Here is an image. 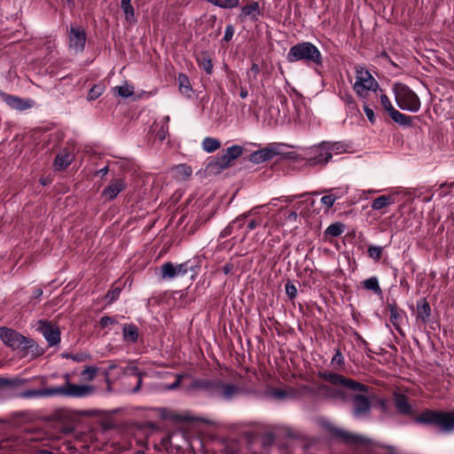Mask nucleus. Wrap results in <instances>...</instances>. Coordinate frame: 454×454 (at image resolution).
Returning <instances> with one entry per match:
<instances>
[{
    "mask_svg": "<svg viewBox=\"0 0 454 454\" xmlns=\"http://www.w3.org/2000/svg\"><path fill=\"white\" fill-rule=\"evenodd\" d=\"M317 376L328 384L315 383L311 386H302V389L316 399L347 403L349 401V396L343 388L359 393H367L369 389L366 385L332 371H320ZM352 415L355 419H362L369 417L372 405L367 396L356 394L352 396Z\"/></svg>",
    "mask_w": 454,
    "mask_h": 454,
    "instance_id": "1",
    "label": "nucleus"
},
{
    "mask_svg": "<svg viewBox=\"0 0 454 454\" xmlns=\"http://www.w3.org/2000/svg\"><path fill=\"white\" fill-rule=\"evenodd\" d=\"M185 391L188 394L203 392L208 396L230 402L242 393V388L237 384L224 382L218 379L194 378L185 387Z\"/></svg>",
    "mask_w": 454,
    "mask_h": 454,
    "instance_id": "2",
    "label": "nucleus"
},
{
    "mask_svg": "<svg viewBox=\"0 0 454 454\" xmlns=\"http://www.w3.org/2000/svg\"><path fill=\"white\" fill-rule=\"evenodd\" d=\"M94 392L95 387L93 386L73 384L67 380L64 385L59 387L22 391L18 394V397L22 399H35L60 395L82 398L93 395Z\"/></svg>",
    "mask_w": 454,
    "mask_h": 454,
    "instance_id": "3",
    "label": "nucleus"
},
{
    "mask_svg": "<svg viewBox=\"0 0 454 454\" xmlns=\"http://www.w3.org/2000/svg\"><path fill=\"white\" fill-rule=\"evenodd\" d=\"M415 422L435 426L441 433L450 434L454 432V411L425 410L415 419Z\"/></svg>",
    "mask_w": 454,
    "mask_h": 454,
    "instance_id": "4",
    "label": "nucleus"
},
{
    "mask_svg": "<svg viewBox=\"0 0 454 454\" xmlns=\"http://www.w3.org/2000/svg\"><path fill=\"white\" fill-rule=\"evenodd\" d=\"M290 63L302 61L308 65L322 64V55L317 47L310 42H302L292 46L286 54Z\"/></svg>",
    "mask_w": 454,
    "mask_h": 454,
    "instance_id": "5",
    "label": "nucleus"
},
{
    "mask_svg": "<svg viewBox=\"0 0 454 454\" xmlns=\"http://www.w3.org/2000/svg\"><path fill=\"white\" fill-rule=\"evenodd\" d=\"M244 152V148L239 145H233L223 151L221 155H217L215 160H211L207 169L214 174H219L224 169L231 166V162L240 157Z\"/></svg>",
    "mask_w": 454,
    "mask_h": 454,
    "instance_id": "6",
    "label": "nucleus"
},
{
    "mask_svg": "<svg viewBox=\"0 0 454 454\" xmlns=\"http://www.w3.org/2000/svg\"><path fill=\"white\" fill-rule=\"evenodd\" d=\"M0 338L3 342L13 350H27L34 346V340L28 339L17 331L2 326L0 327Z\"/></svg>",
    "mask_w": 454,
    "mask_h": 454,
    "instance_id": "7",
    "label": "nucleus"
},
{
    "mask_svg": "<svg viewBox=\"0 0 454 454\" xmlns=\"http://www.w3.org/2000/svg\"><path fill=\"white\" fill-rule=\"evenodd\" d=\"M396 102L400 108L416 113L420 108L418 95L410 87H393Z\"/></svg>",
    "mask_w": 454,
    "mask_h": 454,
    "instance_id": "8",
    "label": "nucleus"
},
{
    "mask_svg": "<svg viewBox=\"0 0 454 454\" xmlns=\"http://www.w3.org/2000/svg\"><path fill=\"white\" fill-rule=\"evenodd\" d=\"M331 160V153L328 152L326 143L323 141L309 149L305 165L309 167L325 166Z\"/></svg>",
    "mask_w": 454,
    "mask_h": 454,
    "instance_id": "9",
    "label": "nucleus"
},
{
    "mask_svg": "<svg viewBox=\"0 0 454 454\" xmlns=\"http://www.w3.org/2000/svg\"><path fill=\"white\" fill-rule=\"evenodd\" d=\"M287 145L282 143H271L261 150H257L249 155V160L254 164L268 161L278 155H282L283 148Z\"/></svg>",
    "mask_w": 454,
    "mask_h": 454,
    "instance_id": "10",
    "label": "nucleus"
},
{
    "mask_svg": "<svg viewBox=\"0 0 454 454\" xmlns=\"http://www.w3.org/2000/svg\"><path fill=\"white\" fill-rule=\"evenodd\" d=\"M86 43V33L82 27H71L68 34V48L74 54L82 53Z\"/></svg>",
    "mask_w": 454,
    "mask_h": 454,
    "instance_id": "11",
    "label": "nucleus"
},
{
    "mask_svg": "<svg viewBox=\"0 0 454 454\" xmlns=\"http://www.w3.org/2000/svg\"><path fill=\"white\" fill-rule=\"evenodd\" d=\"M38 330L43 335L50 346H54L60 341V332L57 325H51L48 321L41 320L38 322Z\"/></svg>",
    "mask_w": 454,
    "mask_h": 454,
    "instance_id": "12",
    "label": "nucleus"
},
{
    "mask_svg": "<svg viewBox=\"0 0 454 454\" xmlns=\"http://www.w3.org/2000/svg\"><path fill=\"white\" fill-rule=\"evenodd\" d=\"M0 96L4 102H5L11 108L17 111H25L35 106V101L31 98H22L1 91Z\"/></svg>",
    "mask_w": 454,
    "mask_h": 454,
    "instance_id": "13",
    "label": "nucleus"
},
{
    "mask_svg": "<svg viewBox=\"0 0 454 454\" xmlns=\"http://www.w3.org/2000/svg\"><path fill=\"white\" fill-rule=\"evenodd\" d=\"M160 269L161 278L165 280L184 277L187 274V267L184 262L179 264H173L172 262H168L163 263Z\"/></svg>",
    "mask_w": 454,
    "mask_h": 454,
    "instance_id": "14",
    "label": "nucleus"
},
{
    "mask_svg": "<svg viewBox=\"0 0 454 454\" xmlns=\"http://www.w3.org/2000/svg\"><path fill=\"white\" fill-rule=\"evenodd\" d=\"M127 187L124 178H115L103 190L101 196L106 200L115 199Z\"/></svg>",
    "mask_w": 454,
    "mask_h": 454,
    "instance_id": "15",
    "label": "nucleus"
},
{
    "mask_svg": "<svg viewBox=\"0 0 454 454\" xmlns=\"http://www.w3.org/2000/svg\"><path fill=\"white\" fill-rule=\"evenodd\" d=\"M329 432L331 434L336 438L341 439L345 442L348 443H362L364 442V437L349 433L348 431H345L341 428L336 427H331L329 428Z\"/></svg>",
    "mask_w": 454,
    "mask_h": 454,
    "instance_id": "16",
    "label": "nucleus"
},
{
    "mask_svg": "<svg viewBox=\"0 0 454 454\" xmlns=\"http://www.w3.org/2000/svg\"><path fill=\"white\" fill-rule=\"evenodd\" d=\"M355 70L356 82L354 85H378L377 81L364 67L356 66Z\"/></svg>",
    "mask_w": 454,
    "mask_h": 454,
    "instance_id": "17",
    "label": "nucleus"
},
{
    "mask_svg": "<svg viewBox=\"0 0 454 454\" xmlns=\"http://www.w3.org/2000/svg\"><path fill=\"white\" fill-rule=\"evenodd\" d=\"M395 406L398 413L405 416L412 415V406L410 404L408 397L401 393L394 394Z\"/></svg>",
    "mask_w": 454,
    "mask_h": 454,
    "instance_id": "18",
    "label": "nucleus"
},
{
    "mask_svg": "<svg viewBox=\"0 0 454 454\" xmlns=\"http://www.w3.org/2000/svg\"><path fill=\"white\" fill-rule=\"evenodd\" d=\"M137 87H114V94H117L122 98H130L132 100L148 97L147 93L143 90H135Z\"/></svg>",
    "mask_w": 454,
    "mask_h": 454,
    "instance_id": "19",
    "label": "nucleus"
},
{
    "mask_svg": "<svg viewBox=\"0 0 454 454\" xmlns=\"http://www.w3.org/2000/svg\"><path fill=\"white\" fill-rule=\"evenodd\" d=\"M416 307L417 318L419 319L424 324L427 323L431 316V308L429 303L427 301L425 298H423L417 301Z\"/></svg>",
    "mask_w": 454,
    "mask_h": 454,
    "instance_id": "20",
    "label": "nucleus"
},
{
    "mask_svg": "<svg viewBox=\"0 0 454 454\" xmlns=\"http://www.w3.org/2000/svg\"><path fill=\"white\" fill-rule=\"evenodd\" d=\"M169 120V116L166 115L162 118L161 121L155 122L154 124L153 131L155 132L156 137L161 141L164 140L168 134Z\"/></svg>",
    "mask_w": 454,
    "mask_h": 454,
    "instance_id": "21",
    "label": "nucleus"
},
{
    "mask_svg": "<svg viewBox=\"0 0 454 454\" xmlns=\"http://www.w3.org/2000/svg\"><path fill=\"white\" fill-rule=\"evenodd\" d=\"M123 340L127 342L135 343L138 340V328L134 324H126L122 327Z\"/></svg>",
    "mask_w": 454,
    "mask_h": 454,
    "instance_id": "22",
    "label": "nucleus"
},
{
    "mask_svg": "<svg viewBox=\"0 0 454 454\" xmlns=\"http://www.w3.org/2000/svg\"><path fill=\"white\" fill-rule=\"evenodd\" d=\"M388 114L395 123L401 126L410 127L412 123L411 116L403 114L397 111L395 108L392 110Z\"/></svg>",
    "mask_w": 454,
    "mask_h": 454,
    "instance_id": "23",
    "label": "nucleus"
},
{
    "mask_svg": "<svg viewBox=\"0 0 454 454\" xmlns=\"http://www.w3.org/2000/svg\"><path fill=\"white\" fill-rule=\"evenodd\" d=\"M358 97L373 100L378 98V91L380 87H353Z\"/></svg>",
    "mask_w": 454,
    "mask_h": 454,
    "instance_id": "24",
    "label": "nucleus"
},
{
    "mask_svg": "<svg viewBox=\"0 0 454 454\" xmlns=\"http://www.w3.org/2000/svg\"><path fill=\"white\" fill-rule=\"evenodd\" d=\"M326 143V147L328 149V152L331 153V159L333 158V155H338L344 153L348 151V145L344 142L337 141V142H332V141H325Z\"/></svg>",
    "mask_w": 454,
    "mask_h": 454,
    "instance_id": "25",
    "label": "nucleus"
},
{
    "mask_svg": "<svg viewBox=\"0 0 454 454\" xmlns=\"http://www.w3.org/2000/svg\"><path fill=\"white\" fill-rule=\"evenodd\" d=\"M395 203V199L390 195H382L372 200L371 207L373 210H380L383 207L390 206Z\"/></svg>",
    "mask_w": 454,
    "mask_h": 454,
    "instance_id": "26",
    "label": "nucleus"
},
{
    "mask_svg": "<svg viewBox=\"0 0 454 454\" xmlns=\"http://www.w3.org/2000/svg\"><path fill=\"white\" fill-rule=\"evenodd\" d=\"M201 147L206 153H214L221 147V142L215 137H206L201 142Z\"/></svg>",
    "mask_w": 454,
    "mask_h": 454,
    "instance_id": "27",
    "label": "nucleus"
},
{
    "mask_svg": "<svg viewBox=\"0 0 454 454\" xmlns=\"http://www.w3.org/2000/svg\"><path fill=\"white\" fill-rule=\"evenodd\" d=\"M260 15V6L257 2H253L242 7L240 16L256 19Z\"/></svg>",
    "mask_w": 454,
    "mask_h": 454,
    "instance_id": "28",
    "label": "nucleus"
},
{
    "mask_svg": "<svg viewBox=\"0 0 454 454\" xmlns=\"http://www.w3.org/2000/svg\"><path fill=\"white\" fill-rule=\"evenodd\" d=\"M184 263L187 267V272L191 271L192 273V278L194 279L201 268L202 259L200 256H195Z\"/></svg>",
    "mask_w": 454,
    "mask_h": 454,
    "instance_id": "29",
    "label": "nucleus"
},
{
    "mask_svg": "<svg viewBox=\"0 0 454 454\" xmlns=\"http://www.w3.org/2000/svg\"><path fill=\"white\" fill-rule=\"evenodd\" d=\"M179 92L190 100H197L203 98V90H195L194 87H178Z\"/></svg>",
    "mask_w": 454,
    "mask_h": 454,
    "instance_id": "30",
    "label": "nucleus"
},
{
    "mask_svg": "<svg viewBox=\"0 0 454 454\" xmlns=\"http://www.w3.org/2000/svg\"><path fill=\"white\" fill-rule=\"evenodd\" d=\"M270 395L277 400H284L286 398H294V390L292 387L288 388H274L271 390Z\"/></svg>",
    "mask_w": 454,
    "mask_h": 454,
    "instance_id": "31",
    "label": "nucleus"
},
{
    "mask_svg": "<svg viewBox=\"0 0 454 454\" xmlns=\"http://www.w3.org/2000/svg\"><path fill=\"white\" fill-rule=\"evenodd\" d=\"M175 176L181 180H185L190 177L192 174V169L190 166L186 164H179L176 166L174 168Z\"/></svg>",
    "mask_w": 454,
    "mask_h": 454,
    "instance_id": "32",
    "label": "nucleus"
},
{
    "mask_svg": "<svg viewBox=\"0 0 454 454\" xmlns=\"http://www.w3.org/2000/svg\"><path fill=\"white\" fill-rule=\"evenodd\" d=\"M199 66L207 73L211 74L213 71V64L211 59L205 53L197 57Z\"/></svg>",
    "mask_w": 454,
    "mask_h": 454,
    "instance_id": "33",
    "label": "nucleus"
},
{
    "mask_svg": "<svg viewBox=\"0 0 454 454\" xmlns=\"http://www.w3.org/2000/svg\"><path fill=\"white\" fill-rule=\"evenodd\" d=\"M387 308L390 311V320L392 324L396 327V330H399L398 325L403 317L402 311H400L395 304H388Z\"/></svg>",
    "mask_w": 454,
    "mask_h": 454,
    "instance_id": "34",
    "label": "nucleus"
},
{
    "mask_svg": "<svg viewBox=\"0 0 454 454\" xmlns=\"http://www.w3.org/2000/svg\"><path fill=\"white\" fill-rule=\"evenodd\" d=\"M363 286L367 289L373 291L375 294H380L381 288L379 285L377 277H371L363 282Z\"/></svg>",
    "mask_w": 454,
    "mask_h": 454,
    "instance_id": "35",
    "label": "nucleus"
},
{
    "mask_svg": "<svg viewBox=\"0 0 454 454\" xmlns=\"http://www.w3.org/2000/svg\"><path fill=\"white\" fill-rule=\"evenodd\" d=\"M71 163V157L67 153H60L58 154L55 161L54 167L56 169H63L66 168Z\"/></svg>",
    "mask_w": 454,
    "mask_h": 454,
    "instance_id": "36",
    "label": "nucleus"
},
{
    "mask_svg": "<svg viewBox=\"0 0 454 454\" xmlns=\"http://www.w3.org/2000/svg\"><path fill=\"white\" fill-rule=\"evenodd\" d=\"M345 230V226L340 223H334L329 225L325 230V234L332 237L340 236Z\"/></svg>",
    "mask_w": 454,
    "mask_h": 454,
    "instance_id": "37",
    "label": "nucleus"
},
{
    "mask_svg": "<svg viewBox=\"0 0 454 454\" xmlns=\"http://www.w3.org/2000/svg\"><path fill=\"white\" fill-rule=\"evenodd\" d=\"M323 192L329 193L333 198H334V200L336 201L348 194V188L347 186L334 187L325 190Z\"/></svg>",
    "mask_w": 454,
    "mask_h": 454,
    "instance_id": "38",
    "label": "nucleus"
},
{
    "mask_svg": "<svg viewBox=\"0 0 454 454\" xmlns=\"http://www.w3.org/2000/svg\"><path fill=\"white\" fill-rule=\"evenodd\" d=\"M208 3L223 8V9H232L239 5V0H207Z\"/></svg>",
    "mask_w": 454,
    "mask_h": 454,
    "instance_id": "39",
    "label": "nucleus"
},
{
    "mask_svg": "<svg viewBox=\"0 0 454 454\" xmlns=\"http://www.w3.org/2000/svg\"><path fill=\"white\" fill-rule=\"evenodd\" d=\"M262 224V218L261 216H257L255 218L250 219L247 222L245 234L243 235V237L241 238L239 242H243L246 239L247 235L248 234V232H250L251 231L254 230L256 227H258V226H260Z\"/></svg>",
    "mask_w": 454,
    "mask_h": 454,
    "instance_id": "40",
    "label": "nucleus"
},
{
    "mask_svg": "<svg viewBox=\"0 0 454 454\" xmlns=\"http://www.w3.org/2000/svg\"><path fill=\"white\" fill-rule=\"evenodd\" d=\"M123 373H128L129 371L132 372L137 377V383L136 387L132 389V393H137L139 391L142 385V374L138 372V368L137 366H131L121 370Z\"/></svg>",
    "mask_w": 454,
    "mask_h": 454,
    "instance_id": "41",
    "label": "nucleus"
},
{
    "mask_svg": "<svg viewBox=\"0 0 454 454\" xmlns=\"http://www.w3.org/2000/svg\"><path fill=\"white\" fill-rule=\"evenodd\" d=\"M345 364V358L340 348L335 349V354L331 359V364L335 368H340Z\"/></svg>",
    "mask_w": 454,
    "mask_h": 454,
    "instance_id": "42",
    "label": "nucleus"
},
{
    "mask_svg": "<svg viewBox=\"0 0 454 454\" xmlns=\"http://www.w3.org/2000/svg\"><path fill=\"white\" fill-rule=\"evenodd\" d=\"M378 97L380 98V102L384 109L389 114L392 110L395 109V107L392 106L389 98L387 96L383 93V90H381V87H380L378 91Z\"/></svg>",
    "mask_w": 454,
    "mask_h": 454,
    "instance_id": "43",
    "label": "nucleus"
},
{
    "mask_svg": "<svg viewBox=\"0 0 454 454\" xmlns=\"http://www.w3.org/2000/svg\"><path fill=\"white\" fill-rule=\"evenodd\" d=\"M98 367L96 366H87L82 372L81 375L84 380L91 381L97 375Z\"/></svg>",
    "mask_w": 454,
    "mask_h": 454,
    "instance_id": "44",
    "label": "nucleus"
},
{
    "mask_svg": "<svg viewBox=\"0 0 454 454\" xmlns=\"http://www.w3.org/2000/svg\"><path fill=\"white\" fill-rule=\"evenodd\" d=\"M122 9V12L124 13L125 19L127 21L132 23L136 21L135 18V11L131 4L121 6Z\"/></svg>",
    "mask_w": 454,
    "mask_h": 454,
    "instance_id": "45",
    "label": "nucleus"
},
{
    "mask_svg": "<svg viewBox=\"0 0 454 454\" xmlns=\"http://www.w3.org/2000/svg\"><path fill=\"white\" fill-rule=\"evenodd\" d=\"M184 378H192V376L189 373L176 374V380L172 384L165 386L164 389L165 390H174V389L177 388L180 386L181 381Z\"/></svg>",
    "mask_w": 454,
    "mask_h": 454,
    "instance_id": "46",
    "label": "nucleus"
},
{
    "mask_svg": "<svg viewBox=\"0 0 454 454\" xmlns=\"http://www.w3.org/2000/svg\"><path fill=\"white\" fill-rule=\"evenodd\" d=\"M383 248L378 246H371L368 247V255L374 261H379L381 257Z\"/></svg>",
    "mask_w": 454,
    "mask_h": 454,
    "instance_id": "47",
    "label": "nucleus"
},
{
    "mask_svg": "<svg viewBox=\"0 0 454 454\" xmlns=\"http://www.w3.org/2000/svg\"><path fill=\"white\" fill-rule=\"evenodd\" d=\"M104 92V87H91L87 99L90 101L97 99L100 95H102Z\"/></svg>",
    "mask_w": 454,
    "mask_h": 454,
    "instance_id": "48",
    "label": "nucleus"
},
{
    "mask_svg": "<svg viewBox=\"0 0 454 454\" xmlns=\"http://www.w3.org/2000/svg\"><path fill=\"white\" fill-rule=\"evenodd\" d=\"M63 356L66 358H70L74 362H83L90 357V355L85 353L64 354Z\"/></svg>",
    "mask_w": 454,
    "mask_h": 454,
    "instance_id": "49",
    "label": "nucleus"
},
{
    "mask_svg": "<svg viewBox=\"0 0 454 454\" xmlns=\"http://www.w3.org/2000/svg\"><path fill=\"white\" fill-rule=\"evenodd\" d=\"M348 87H343L340 90L339 94L341 99L348 105H351L354 103L353 97L351 93L347 90Z\"/></svg>",
    "mask_w": 454,
    "mask_h": 454,
    "instance_id": "50",
    "label": "nucleus"
},
{
    "mask_svg": "<svg viewBox=\"0 0 454 454\" xmlns=\"http://www.w3.org/2000/svg\"><path fill=\"white\" fill-rule=\"evenodd\" d=\"M121 289L120 287H114L112 290L108 291L106 294V300L109 303H112L119 299V296L121 294Z\"/></svg>",
    "mask_w": 454,
    "mask_h": 454,
    "instance_id": "51",
    "label": "nucleus"
},
{
    "mask_svg": "<svg viewBox=\"0 0 454 454\" xmlns=\"http://www.w3.org/2000/svg\"><path fill=\"white\" fill-rule=\"evenodd\" d=\"M321 203L325 207V210L328 211L335 203L334 198H333L329 193L324 195L321 198Z\"/></svg>",
    "mask_w": 454,
    "mask_h": 454,
    "instance_id": "52",
    "label": "nucleus"
},
{
    "mask_svg": "<svg viewBox=\"0 0 454 454\" xmlns=\"http://www.w3.org/2000/svg\"><path fill=\"white\" fill-rule=\"evenodd\" d=\"M286 294L290 299H294L297 294V288L291 281H288L285 286Z\"/></svg>",
    "mask_w": 454,
    "mask_h": 454,
    "instance_id": "53",
    "label": "nucleus"
},
{
    "mask_svg": "<svg viewBox=\"0 0 454 454\" xmlns=\"http://www.w3.org/2000/svg\"><path fill=\"white\" fill-rule=\"evenodd\" d=\"M279 225V221L277 215H272L269 221H267L263 227L269 229V233H271V230L274 228H278Z\"/></svg>",
    "mask_w": 454,
    "mask_h": 454,
    "instance_id": "54",
    "label": "nucleus"
},
{
    "mask_svg": "<svg viewBox=\"0 0 454 454\" xmlns=\"http://www.w3.org/2000/svg\"><path fill=\"white\" fill-rule=\"evenodd\" d=\"M364 114H365L368 121L372 124H374L376 121V116L374 114L373 110L369 106V105L366 102H364Z\"/></svg>",
    "mask_w": 454,
    "mask_h": 454,
    "instance_id": "55",
    "label": "nucleus"
},
{
    "mask_svg": "<svg viewBox=\"0 0 454 454\" xmlns=\"http://www.w3.org/2000/svg\"><path fill=\"white\" fill-rule=\"evenodd\" d=\"M246 219L247 217L243 214H241L238 215L234 220H232L231 223L233 224L234 229H242L246 223Z\"/></svg>",
    "mask_w": 454,
    "mask_h": 454,
    "instance_id": "56",
    "label": "nucleus"
},
{
    "mask_svg": "<svg viewBox=\"0 0 454 454\" xmlns=\"http://www.w3.org/2000/svg\"><path fill=\"white\" fill-rule=\"evenodd\" d=\"M27 381V380H21V379H14V380L0 379V386H4V385L20 386V385L26 383Z\"/></svg>",
    "mask_w": 454,
    "mask_h": 454,
    "instance_id": "57",
    "label": "nucleus"
},
{
    "mask_svg": "<svg viewBox=\"0 0 454 454\" xmlns=\"http://www.w3.org/2000/svg\"><path fill=\"white\" fill-rule=\"evenodd\" d=\"M234 33L235 28L231 24L226 26L223 40L225 42H230L232 39Z\"/></svg>",
    "mask_w": 454,
    "mask_h": 454,
    "instance_id": "58",
    "label": "nucleus"
},
{
    "mask_svg": "<svg viewBox=\"0 0 454 454\" xmlns=\"http://www.w3.org/2000/svg\"><path fill=\"white\" fill-rule=\"evenodd\" d=\"M234 227H233V224L231 223H229V224L221 231L220 234H219V238H225V237H228L230 236L233 231H234Z\"/></svg>",
    "mask_w": 454,
    "mask_h": 454,
    "instance_id": "59",
    "label": "nucleus"
},
{
    "mask_svg": "<svg viewBox=\"0 0 454 454\" xmlns=\"http://www.w3.org/2000/svg\"><path fill=\"white\" fill-rule=\"evenodd\" d=\"M115 323V320L111 317H102L99 321V325L101 327L105 328L107 327L110 325H114Z\"/></svg>",
    "mask_w": 454,
    "mask_h": 454,
    "instance_id": "60",
    "label": "nucleus"
},
{
    "mask_svg": "<svg viewBox=\"0 0 454 454\" xmlns=\"http://www.w3.org/2000/svg\"><path fill=\"white\" fill-rule=\"evenodd\" d=\"M232 93L239 94L241 98H246L248 96V90L246 87H234Z\"/></svg>",
    "mask_w": 454,
    "mask_h": 454,
    "instance_id": "61",
    "label": "nucleus"
},
{
    "mask_svg": "<svg viewBox=\"0 0 454 454\" xmlns=\"http://www.w3.org/2000/svg\"><path fill=\"white\" fill-rule=\"evenodd\" d=\"M377 403L382 412H387L388 411L389 401L387 399L379 398Z\"/></svg>",
    "mask_w": 454,
    "mask_h": 454,
    "instance_id": "62",
    "label": "nucleus"
},
{
    "mask_svg": "<svg viewBox=\"0 0 454 454\" xmlns=\"http://www.w3.org/2000/svg\"><path fill=\"white\" fill-rule=\"evenodd\" d=\"M261 207H253L252 209L243 213V215L248 218V217H253V218H255L257 216H261L260 215V213H259V208Z\"/></svg>",
    "mask_w": 454,
    "mask_h": 454,
    "instance_id": "63",
    "label": "nucleus"
},
{
    "mask_svg": "<svg viewBox=\"0 0 454 454\" xmlns=\"http://www.w3.org/2000/svg\"><path fill=\"white\" fill-rule=\"evenodd\" d=\"M234 269V265L232 262H229L225 263V265L223 267V272L224 275L230 274Z\"/></svg>",
    "mask_w": 454,
    "mask_h": 454,
    "instance_id": "64",
    "label": "nucleus"
}]
</instances>
